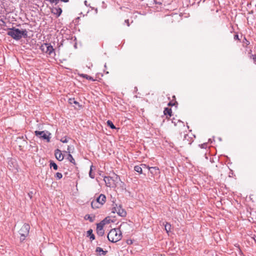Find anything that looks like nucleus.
Returning <instances> with one entry per match:
<instances>
[{
  "label": "nucleus",
  "mask_w": 256,
  "mask_h": 256,
  "mask_svg": "<svg viewBox=\"0 0 256 256\" xmlns=\"http://www.w3.org/2000/svg\"><path fill=\"white\" fill-rule=\"evenodd\" d=\"M165 230L167 233L170 231L171 230V225L170 224L166 222L165 224Z\"/></svg>",
  "instance_id": "nucleus-20"
},
{
  "label": "nucleus",
  "mask_w": 256,
  "mask_h": 256,
  "mask_svg": "<svg viewBox=\"0 0 256 256\" xmlns=\"http://www.w3.org/2000/svg\"><path fill=\"white\" fill-rule=\"evenodd\" d=\"M96 252H102V254L106 255V253L108 252L107 250H104L102 248L100 247H98L96 248Z\"/></svg>",
  "instance_id": "nucleus-18"
},
{
  "label": "nucleus",
  "mask_w": 256,
  "mask_h": 256,
  "mask_svg": "<svg viewBox=\"0 0 256 256\" xmlns=\"http://www.w3.org/2000/svg\"><path fill=\"white\" fill-rule=\"evenodd\" d=\"M125 22H126V23L127 26H130V23H129V20H125Z\"/></svg>",
  "instance_id": "nucleus-33"
},
{
  "label": "nucleus",
  "mask_w": 256,
  "mask_h": 256,
  "mask_svg": "<svg viewBox=\"0 0 256 256\" xmlns=\"http://www.w3.org/2000/svg\"><path fill=\"white\" fill-rule=\"evenodd\" d=\"M41 48L42 52L50 55L54 51L53 47L48 44H44L41 46Z\"/></svg>",
  "instance_id": "nucleus-8"
},
{
  "label": "nucleus",
  "mask_w": 256,
  "mask_h": 256,
  "mask_svg": "<svg viewBox=\"0 0 256 256\" xmlns=\"http://www.w3.org/2000/svg\"><path fill=\"white\" fill-rule=\"evenodd\" d=\"M112 212L117 213L119 216H126V211L122 208L120 205L116 206L112 208Z\"/></svg>",
  "instance_id": "nucleus-7"
},
{
  "label": "nucleus",
  "mask_w": 256,
  "mask_h": 256,
  "mask_svg": "<svg viewBox=\"0 0 256 256\" xmlns=\"http://www.w3.org/2000/svg\"><path fill=\"white\" fill-rule=\"evenodd\" d=\"M104 224H103L101 222L97 224L96 226V232L97 234L100 236H102L104 234V230L103 229L104 226Z\"/></svg>",
  "instance_id": "nucleus-9"
},
{
  "label": "nucleus",
  "mask_w": 256,
  "mask_h": 256,
  "mask_svg": "<svg viewBox=\"0 0 256 256\" xmlns=\"http://www.w3.org/2000/svg\"><path fill=\"white\" fill-rule=\"evenodd\" d=\"M104 180L107 186L112 188L116 187L118 182H120V178L118 176H116L114 178L109 176H105Z\"/></svg>",
  "instance_id": "nucleus-4"
},
{
  "label": "nucleus",
  "mask_w": 256,
  "mask_h": 256,
  "mask_svg": "<svg viewBox=\"0 0 256 256\" xmlns=\"http://www.w3.org/2000/svg\"><path fill=\"white\" fill-rule=\"evenodd\" d=\"M61 0L64 2H68L69 1V0Z\"/></svg>",
  "instance_id": "nucleus-36"
},
{
  "label": "nucleus",
  "mask_w": 256,
  "mask_h": 256,
  "mask_svg": "<svg viewBox=\"0 0 256 256\" xmlns=\"http://www.w3.org/2000/svg\"><path fill=\"white\" fill-rule=\"evenodd\" d=\"M80 76H82V78H86V79H87V80H92V81H94V78H93L92 76H88V75H87V74H81Z\"/></svg>",
  "instance_id": "nucleus-21"
},
{
  "label": "nucleus",
  "mask_w": 256,
  "mask_h": 256,
  "mask_svg": "<svg viewBox=\"0 0 256 256\" xmlns=\"http://www.w3.org/2000/svg\"><path fill=\"white\" fill-rule=\"evenodd\" d=\"M164 115H166V116L167 118H170L172 116V110L171 108H165V109L164 111Z\"/></svg>",
  "instance_id": "nucleus-12"
},
{
  "label": "nucleus",
  "mask_w": 256,
  "mask_h": 256,
  "mask_svg": "<svg viewBox=\"0 0 256 256\" xmlns=\"http://www.w3.org/2000/svg\"><path fill=\"white\" fill-rule=\"evenodd\" d=\"M194 141L193 138L188 134H184V136L178 139V144L180 148H184L190 146Z\"/></svg>",
  "instance_id": "nucleus-3"
},
{
  "label": "nucleus",
  "mask_w": 256,
  "mask_h": 256,
  "mask_svg": "<svg viewBox=\"0 0 256 256\" xmlns=\"http://www.w3.org/2000/svg\"><path fill=\"white\" fill-rule=\"evenodd\" d=\"M45 0L49 2L50 4H57L59 2V0Z\"/></svg>",
  "instance_id": "nucleus-26"
},
{
  "label": "nucleus",
  "mask_w": 256,
  "mask_h": 256,
  "mask_svg": "<svg viewBox=\"0 0 256 256\" xmlns=\"http://www.w3.org/2000/svg\"><path fill=\"white\" fill-rule=\"evenodd\" d=\"M131 228L130 225L126 222H124L120 226V229L113 228L108 234V240L112 242H116L122 238V231L128 232Z\"/></svg>",
  "instance_id": "nucleus-1"
},
{
  "label": "nucleus",
  "mask_w": 256,
  "mask_h": 256,
  "mask_svg": "<svg viewBox=\"0 0 256 256\" xmlns=\"http://www.w3.org/2000/svg\"><path fill=\"white\" fill-rule=\"evenodd\" d=\"M92 207L93 208H100L102 206H100L96 200H94L91 202Z\"/></svg>",
  "instance_id": "nucleus-13"
},
{
  "label": "nucleus",
  "mask_w": 256,
  "mask_h": 256,
  "mask_svg": "<svg viewBox=\"0 0 256 256\" xmlns=\"http://www.w3.org/2000/svg\"><path fill=\"white\" fill-rule=\"evenodd\" d=\"M251 58H252L254 62L256 64V55L252 54L251 56Z\"/></svg>",
  "instance_id": "nucleus-29"
},
{
  "label": "nucleus",
  "mask_w": 256,
  "mask_h": 256,
  "mask_svg": "<svg viewBox=\"0 0 256 256\" xmlns=\"http://www.w3.org/2000/svg\"><path fill=\"white\" fill-rule=\"evenodd\" d=\"M95 200L100 204V206H102L106 202V197L104 194H100Z\"/></svg>",
  "instance_id": "nucleus-10"
},
{
  "label": "nucleus",
  "mask_w": 256,
  "mask_h": 256,
  "mask_svg": "<svg viewBox=\"0 0 256 256\" xmlns=\"http://www.w3.org/2000/svg\"><path fill=\"white\" fill-rule=\"evenodd\" d=\"M74 150V148L72 149L71 148V147L70 146H68V154H70L71 152H72V150Z\"/></svg>",
  "instance_id": "nucleus-30"
},
{
  "label": "nucleus",
  "mask_w": 256,
  "mask_h": 256,
  "mask_svg": "<svg viewBox=\"0 0 256 256\" xmlns=\"http://www.w3.org/2000/svg\"><path fill=\"white\" fill-rule=\"evenodd\" d=\"M62 12V10L60 8H55L54 10V12L58 14V16H60Z\"/></svg>",
  "instance_id": "nucleus-19"
},
{
  "label": "nucleus",
  "mask_w": 256,
  "mask_h": 256,
  "mask_svg": "<svg viewBox=\"0 0 256 256\" xmlns=\"http://www.w3.org/2000/svg\"><path fill=\"white\" fill-rule=\"evenodd\" d=\"M112 222V220H111L109 216L106 217L104 220H102L101 222L103 224H110V222Z\"/></svg>",
  "instance_id": "nucleus-15"
},
{
  "label": "nucleus",
  "mask_w": 256,
  "mask_h": 256,
  "mask_svg": "<svg viewBox=\"0 0 256 256\" xmlns=\"http://www.w3.org/2000/svg\"><path fill=\"white\" fill-rule=\"evenodd\" d=\"M67 159L70 162H72V164H76V162H75V160L73 158L71 154H68V158H67Z\"/></svg>",
  "instance_id": "nucleus-17"
},
{
  "label": "nucleus",
  "mask_w": 256,
  "mask_h": 256,
  "mask_svg": "<svg viewBox=\"0 0 256 256\" xmlns=\"http://www.w3.org/2000/svg\"><path fill=\"white\" fill-rule=\"evenodd\" d=\"M168 104V106H172V105H174V104H172L171 102H170Z\"/></svg>",
  "instance_id": "nucleus-38"
},
{
  "label": "nucleus",
  "mask_w": 256,
  "mask_h": 256,
  "mask_svg": "<svg viewBox=\"0 0 256 256\" xmlns=\"http://www.w3.org/2000/svg\"><path fill=\"white\" fill-rule=\"evenodd\" d=\"M34 134L36 136H38L40 138H42L44 140H46L48 142H49L50 141V134L48 132H46L44 131L40 132L36 130L34 132Z\"/></svg>",
  "instance_id": "nucleus-6"
},
{
  "label": "nucleus",
  "mask_w": 256,
  "mask_h": 256,
  "mask_svg": "<svg viewBox=\"0 0 256 256\" xmlns=\"http://www.w3.org/2000/svg\"><path fill=\"white\" fill-rule=\"evenodd\" d=\"M30 230V226L28 224H24L22 226L19 230V233L20 235V240L23 242L25 240L26 238L28 236Z\"/></svg>",
  "instance_id": "nucleus-5"
},
{
  "label": "nucleus",
  "mask_w": 256,
  "mask_h": 256,
  "mask_svg": "<svg viewBox=\"0 0 256 256\" xmlns=\"http://www.w3.org/2000/svg\"><path fill=\"white\" fill-rule=\"evenodd\" d=\"M84 218L86 220H89L90 222H93L94 220V217H92L89 214L86 215V216H84Z\"/></svg>",
  "instance_id": "nucleus-23"
},
{
  "label": "nucleus",
  "mask_w": 256,
  "mask_h": 256,
  "mask_svg": "<svg viewBox=\"0 0 256 256\" xmlns=\"http://www.w3.org/2000/svg\"><path fill=\"white\" fill-rule=\"evenodd\" d=\"M134 170L135 171L139 173L140 174H142V167L139 166H136L134 168Z\"/></svg>",
  "instance_id": "nucleus-16"
},
{
  "label": "nucleus",
  "mask_w": 256,
  "mask_h": 256,
  "mask_svg": "<svg viewBox=\"0 0 256 256\" xmlns=\"http://www.w3.org/2000/svg\"><path fill=\"white\" fill-rule=\"evenodd\" d=\"M69 102L70 104H78V102L75 100L74 98H70L69 99Z\"/></svg>",
  "instance_id": "nucleus-27"
},
{
  "label": "nucleus",
  "mask_w": 256,
  "mask_h": 256,
  "mask_svg": "<svg viewBox=\"0 0 256 256\" xmlns=\"http://www.w3.org/2000/svg\"><path fill=\"white\" fill-rule=\"evenodd\" d=\"M50 167L52 168V167L54 168V170H58V166L56 165V164L53 162H51L50 163Z\"/></svg>",
  "instance_id": "nucleus-24"
},
{
  "label": "nucleus",
  "mask_w": 256,
  "mask_h": 256,
  "mask_svg": "<svg viewBox=\"0 0 256 256\" xmlns=\"http://www.w3.org/2000/svg\"><path fill=\"white\" fill-rule=\"evenodd\" d=\"M32 192H29L28 194V195L29 196V197L30 198H32Z\"/></svg>",
  "instance_id": "nucleus-34"
},
{
  "label": "nucleus",
  "mask_w": 256,
  "mask_h": 256,
  "mask_svg": "<svg viewBox=\"0 0 256 256\" xmlns=\"http://www.w3.org/2000/svg\"><path fill=\"white\" fill-rule=\"evenodd\" d=\"M60 140H61L62 142L64 143L68 142V140H67L66 138H63Z\"/></svg>",
  "instance_id": "nucleus-31"
},
{
  "label": "nucleus",
  "mask_w": 256,
  "mask_h": 256,
  "mask_svg": "<svg viewBox=\"0 0 256 256\" xmlns=\"http://www.w3.org/2000/svg\"><path fill=\"white\" fill-rule=\"evenodd\" d=\"M55 156L57 160L60 161L64 159V156L62 154L61 151L58 149L56 150L55 151Z\"/></svg>",
  "instance_id": "nucleus-11"
},
{
  "label": "nucleus",
  "mask_w": 256,
  "mask_h": 256,
  "mask_svg": "<svg viewBox=\"0 0 256 256\" xmlns=\"http://www.w3.org/2000/svg\"><path fill=\"white\" fill-rule=\"evenodd\" d=\"M234 40H239L238 36V34H236L234 36Z\"/></svg>",
  "instance_id": "nucleus-32"
},
{
  "label": "nucleus",
  "mask_w": 256,
  "mask_h": 256,
  "mask_svg": "<svg viewBox=\"0 0 256 256\" xmlns=\"http://www.w3.org/2000/svg\"><path fill=\"white\" fill-rule=\"evenodd\" d=\"M106 124H107V125L108 126H109L110 128H112V129L116 128V126H114V124H113V123L112 122V121L108 120L107 121Z\"/></svg>",
  "instance_id": "nucleus-22"
},
{
  "label": "nucleus",
  "mask_w": 256,
  "mask_h": 256,
  "mask_svg": "<svg viewBox=\"0 0 256 256\" xmlns=\"http://www.w3.org/2000/svg\"><path fill=\"white\" fill-rule=\"evenodd\" d=\"M55 176L56 179L60 180L62 178V175L60 172H56Z\"/></svg>",
  "instance_id": "nucleus-25"
},
{
  "label": "nucleus",
  "mask_w": 256,
  "mask_h": 256,
  "mask_svg": "<svg viewBox=\"0 0 256 256\" xmlns=\"http://www.w3.org/2000/svg\"><path fill=\"white\" fill-rule=\"evenodd\" d=\"M88 232L90 234L92 233V230H88Z\"/></svg>",
  "instance_id": "nucleus-37"
},
{
  "label": "nucleus",
  "mask_w": 256,
  "mask_h": 256,
  "mask_svg": "<svg viewBox=\"0 0 256 256\" xmlns=\"http://www.w3.org/2000/svg\"><path fill=\"white\" fill-rule=\"evenodd\" d=\"M92 166H91L90 167V172H89V175H90V176L92 178H94V176L92 174Z\"/></svg>",
  "instance_id": "nucleus-28"
},
{
  "label": "nucleus",
  "mask_w": 256,
  "mask_h": 256,
  "mask_svg": "<svg viewBox=\"0 0 256 256\" xmlns=\"http://www.w3.org/2000/svg\"><path fill=\"white\" fill-rule=\"evenodd\" d=\"M90 238H92V240H94V234H92L90 235Z\"/></svg>",
  "instance_id": "nucleus-35"
},
{
  "label": "nucleus",
  "mask_w": 256,
  "mask_h": 256,
  "mask_svg": "<svg viewBox=\"0 0 256 256\" xmlns=\"http://www.w3.org/2000/svg\"><path fill=\"white\" fill-rule=\"evenodd\" d=\"M141 166H142L144 168H148L149 170H150L151 169L154 170L156 171L155 172L156 174L157 173V172H158L159 171V169L156 167H150L148 166H146L144 164H141Z\"/></svg>",
  "instance_id": "nucleus-14"
},
{
  "label": "nucleus",
  "mask_w": 256,
  "mask_h": 256,
  "mask_svg": "<svg viewBox=\"0 0 256 256\" xmlns=\"http://www.w3.org/2000/svg\"><path fill=\"white\" fill-rule=\"evenodd\" d=\"M27 33V30L25 29L20 30L18 28H12L8 30V34L16 40H19L22 36L26 37Z\"/></svg>",
  "instance_id": "nucleus-2"
}]
</instances>
